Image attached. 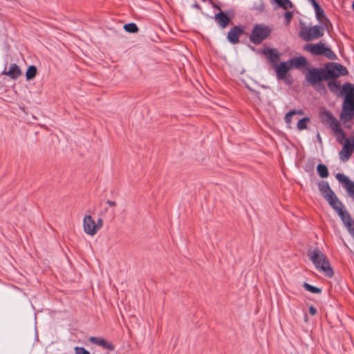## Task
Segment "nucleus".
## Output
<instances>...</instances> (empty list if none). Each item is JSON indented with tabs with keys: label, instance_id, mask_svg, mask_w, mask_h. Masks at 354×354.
<instances>
[{
	"label": "nucleus",
	"instance_id": "nucleus-1",
	"mask_svg": "<svg viewBox=\"0 0 354 354\" xmlns=\"http://www.w3.org/2000/svg\"><path fill=\"white\" fill-rule=\"evenodd\" d=\"M341 94H344L340 120L343 122L351 121L354 116V84L345 83Z\"/></svg>",
	"mask_w": 354,
	"mask_h": 354
},
{
	"label": "nucleus",
	"instance_id": "nucleus-2",
	"mask_svg": "<svg viewBox=\"0 0 354 354\" xmlns=\"http://www.w3.org/2000/svg\"><path fill=\"white\" fill-rule=\"evenodd\" d=\"M308 257L317 270L329 278L333 277L334 272L328 258L319 249L308 250Z\"/></svg>",
	"mask_w": 354,
	"mask_h": 354
},
{
	"label": "nucleus",
	"instance_id": "nucleus-3",
	"mask_svg": "<svg viewBox=\"0 0 354 354\" xmlns=\"http://www.w3.org/2000/svg\"><path fill=\"white\" fill-rule=\"evenodd\" d=\"M337 141L342 145L339 152V158L342 162H346L354 152V134L346 137L344 131L342 129L335 133Z\"/></svg>",
	"mask_w": 354,
	"mask_h": 354
},
{
	"label": "nucleus",
	"instance_id": "nucleus-4",
	"mask_svg": "<svg viewBox=\"0 0 354 354\" xmlns=\"http://www.w3.org/2000/svg\"><path fill=\"white\" fill-rule=\"evenodd\" d=\"M103 226V220L98 218L97 222L91 215H85L83 218L84 232L89 236L95 235Z\"/></svg>",
	"mask_w": 354,
	"mask_h": 354
},
{
	"label": "nucleus",
	"instance_id": "nucleus-5",
	"mask_svg": "<svg viewBox=\"0 0 354 354\" xmlns=\"http://www.w3.org/2000/svg\"><path fill=\"white\" fill-rule=\"evenodd\" d=\"M304 49L315 55H324L330 59H334L336 57L335 53L322 42L307 44Z\"/></svg>",
	"mask_w": 354,
	"mask_h": 354
},
{
	"label": "nucleus",
	"instance_id": "nucleus-6",
	"mask_svg": "<svg viewBox=\"0 0 354 354\" xmlns=\"http://www.w3.org/2000/svg\"><path fill=\"white\" fill-rule=\"evenodd\" d=\"M324 35V28L319 26L302 27L299 32L300 37L304 41H313Z\"/></svg>",
	"mask_w": 354,
	"mask_h": 354
},
{
	"label": "nucleus",
	"instance_id": "nucleus-7",
	"mask_svg": "<svg viewBox=\"0 0 354 354\" xmlns=\"http://www.w3.org/2000/svg\"><path fill=\"white\" fill-rule=\"evenodd\" d=\"M324 70L325 76H326V80L348 74L346 68L338 63H330L326 66Z\"/></svg>",
	"mask_w": 354,
	"mask_h": 354
},
{
	"label": "nucleus",
	"instance_id": "nucleus-8",
	"mask_svg": "<svg viewBox=\"0 0 354 354\" xmlns=\"http://www.w3.org/2000/svg\"><path fill=\"white\" fill-rule=\"evenodd\" d=\"M319 190L323 197L329 203L333 208L336 205H339L341 203L335 193L331 190L327 182L322 181L319 184Z\"/></svg>",
	"mask_w": 354,
	"mask_h": 354
},
{
	"label": "nucleus",
	"instance_id": "nucleus-9",
	"mask_svg": "<svg viewBox=\"0 0 354 354\" xmlns=\"http://www.w3.org/2000/svg\"><path fill=\"white\" fill-rule=\"evenodd\" d=\"M270 30L263 25H257L250 36L251 41L254 44H259L270 34Z\"/></svg>",
	"mask_w": 354,
	"mask_h": 354
},
{
	"label": "nucleus",
	"instance_id": "nucleus-10",
	"mask_svg": "<svg viewBox=\"0 0 354 354\" xmlns=\"http://www.w3.org/2000/svg\"><path fill=\"white\" fill-rule=\"evenodd\" d=\"M320 118L324 124L330 127L334 134L342 130L339 122L330 111L324 110L321 112Z\"/></svg>",
	"mask_w": 354,
	"mask_h": 354
},
{
	"label": "nucleus",
	"instance_id": "nucleus-11",
	"mask_svg": "<svg viewBox=\"0 0 354 354\" xmlns=\"http://www.w3.org/2000/svg\"><path fill=\"white\" fill-rule=\"evenodd\" d=\"M324 70L321 68H313L306 75V80L313 86L316 85L324 80H326Z\"/></svg>",
	"mask_w": 354,
	"mask_h": 354
},
{
	"label": "nucleus",
	"instance_id": "nucleus-12",
	"mask_svg": "<svg viewBox=\"0 0 354 354\" xmlns=\"http://www.w3.org/2000/svg\"><path fill=\"white\" fill-rule=\"evenodd\" d=\"M333 209L337 212L338 215L340 216L342 222L344 223V225L346 227H349L354 223L348 213L343 210V205L342 203H339V205H336L335 207H334Z\"/></svg>",
	"mask_w": 354,
	"mask_h": 354
},
{
	"label": "nucleus",
	"instance_id": "nucleus-13",
	"mask_svg": "<svg viewBox=\"0 0 354 354\" xmlns=\"http://www.w3.org/2000/svg\"><path fill=\"white\" fill-rule=\"evenodd\" d=\"M274 68L277 73V77L279 80H283L285 78L288 71L291 69V66H290L288 62H281L279 64H275Z\"/></svg>",
	"mask_w": 354,
	"mask_h": 354
},
{
	"label": "nucleus",
	"instance_id": "nucleus-14",
	"mask_svg": "<svg viewBox=\"0 0 354 354\" xmlns=\"http://www.w3.org/2000/svg\"><path fill=\"white\" fill-rule=\"evenodd\" d=\"M2 74L8 76L12 80H17L21 75L22 72L16 64H11L8 70L5 69Z\"/></svg>",
	"mask_w": 354,
	"mask_h": 354
},
{
	"label": "nucleus",
	"instance_id": "nucleus-15",
	"mask_svg": "<svg viewBox=\"0 0 354 354\" xmlns=\"http://www.w3.org/2000/svg\"><path fill=\"white\" fill-rule=\"evenodd\" d=\"M89 342L92 344L98 345L102 346L104 348L113 351L114 349V346L106 342L104 338L102 337H91L88 339Z\"/></svg>",
	"mask_w": 354,
	"mask_h": 354
},
{
	"label": "nucleus",
	"instance_id": "nucleus-16",
	"mask_svg": "<svg viewBox=\"0 0 354 354\" xmlns=\"http://www.w3.org/2000/svg\"><path fill=\"white\" fill-rule=\"evenodd\" d=\"M241 33L242 30L239 27L235 26L228 32L227 39L232 44L238 43Z\"/></svg>",
	"mask_w": 354,
	"mask_h": 354
},
{
	"label": "nucleus",
	"instance_id": "nucleus-17",
	"mask_svg": "<svg viewBox=\"0 0 354 354\" xmlns=\"http://www.w3.org/2000/svg\"><path fill=\"white\" fill-rule=\"evenodd\" d=\"M288 62L290 66H291V68L304 66L307 63L306 59L303 56L292 58V59L288 60Z\"/></svg>",
	"mask_w": 354,
	"mask_h": 354
},
{
	"label": "nucleus",
	"instance_id": "nucleus-18",
	"mask_svg": "<svg viewBox=\"0 0 354 354\" xmlns=\"http://www.w3.org/2000/svg\"><path fill=\"white\" fill-rule=\"evenodd\" d=\"M263 54L269 58L270 61L272 62L274 65L277 64L279 57V54L277 50L266 49L263 50Z\"/></svg>",
	"mask_w": 354,
	"mask_h": 354
},
{
	"label": "nucleus",
	"instance_id": "nucleus-19",
	"mask_svg": "<svg viewBox=\"0 0 354 354\" xmlns=\"http://www.w3.org/2000/svg\"><path fill=\"white\" fill-rule=\"evenodd\" d=\"M304 114V112L301 109L292 110L286 114L284 117V120L286 123L288 125V127L290 128V124L292 122V117L295 115H303Z\"/></svg>",
	"mask_w": 354,
	"mask_h": 354
},
{
	"label": "nucleus",
	"instance_id": "nucleus-20",
	"mask_svg": "<svg viewBox=\"0 0 354 354\" xmlns=\"http://www.w3.org/2000/svg\"><path fill=\"white\" fill-rule=\"evenodd\" d=\"M328 86L330 91L337 95H344V94H341L342 91V88H341L340 84L337 81H330L328 83Z\"/></svg>",
	"mask_w": 354,
	"mask_h": 354
},
{
	"label": "nucleus",
	"instance_id": "nucleus-21",
	"mask_svg": "<svg viewBox=\"0 0 354 354\" xmlns=\"http://www.w3.org/2000/svg\"><path fill=\"white\" fill-rule=\"evenodd\" d=\"M215 19L222 28H225L230 22V18L223 12L215 15Z\"/></svg>",
	"mask_w": 354,
	"mask_h": 354
},
{
	"label": "nucleus",
	"instance_id": "nucleus-22",
	"mask_svg": "<svg viewBox=\"0 0 354 354\" xmlns=\"http://www.w3.org/2000/svg\"><path fill=\"white\" fill-rule=\"evenodd\" d=\"M313 8L318 20L322 21V19H324L325 20V22H324V25H326V23H329V21L325 17L324 10L322 9L319 4L315 5Z\"/></svg>",
	"mask_w": 354,
	"mask_h": 354
},
{
	"label": "nucleus",
	"instance_id": "nucleus-23",
	"mask_svg": "<svg viewBox=\"0 0 354 354\" xmlns=\"http://www.w3.org/2000/svg\"><path fill=\"white\" fill-rule=\"evenodd\" d=\"M37 71L36 66H30L26 72V77L27 80L33 79L37 75Z\"/></svg>",
	"mask_w": 354,
	"mask_h": 354
},
{
	"label": "nucleus",
	"instance_id": "nucleus-24",
	"mask_svg": "<svg viewBox=\"0 0 354 354\" xmlns=\"http://www.w3.org/2000/svg\"><path fill=\"white\" fill-rule=\"evenodd\" d=\"M317 172L321 178H326L328 176V169L326 165L319 164L317 167Z\"/></svg>",
	"mask_w": 354,
	"mask_h": 354
},
{
	"label": "nucleus",
	"instance_id": "nucleus-25",
	"mask_svg": "<svg viewBox=\"0 0 354 354\" xmlns=\"http://www.w3.org/2000/svg\"><path fill=\"white\" fill-rule=\"evenodd\" d=\"M310 122L309 118H304L299 120L297 124V127L298 130L302 131L307 129V125Z\"/></svg>",
	"mask_w": 354,
	"mask_h": 354
},
{
	"label": "nucleus",
	"instance_id": "nucleus-26",
	"mask_svg": "<svg viewBox=\"0 0 354 354\" xmlns=\"http://www.w3.org/2000/svg\"><path fill=\"white\" fill-rule=\"evenodd\" d=\"M124 28L127 32L135 33L138 31V28L134 23H129L124 26Z\"/></svg>",
	"mask_w": 354,
	"mask_h": 354
},
{
	"label": "nucleus",
	"instance_id": "nucleus-27",
	"mask_svg": "<svg viewBox=\"0 0 354 354\" xmlns=\"http://www.w3.org/2000/svg\"><path fill=\"white\" fill-rule=\"evenodd\" d=\"M335 177L339 182L344 185V187L351 181V180L343 174H337Z\"/></svg>",
	"mask_w": 354,
	"mask_h": 354
},
{
	"label": "nucleus",
	"instance_id": "nucleus-28",
	"mask_svg": "<svg viewBox=\"0 0 354 354\" xmlns=\"http://www.w3.org/2000/svg\"><path fill=\"white\" fill-rule=\"evenodd\" d=\"M348 194L354 198V182L350 181L344 186Z\"/></svg>",
	"mask_w": 354,
	"mask_h": 354
},
{
	"label": "nucleus",
	"instance_id": "nucleus-29",
	"mask_svg": "<svg viewBox=\"0 0 354 354\" xmlns=\"http://www.w3.org/2000/svg\"><path fill=\"white\" fill-rule=\"evenodd\" d=\"M303 286L306 288V290H308L310 292L320 293L322 292V290L320 288H318L315 286H311L307 283H304Z\"/></svg>",
	"mask_w": 354,
	"mask_h": 354
},
{
	"label": "nucleus",
	"instance_id": "nucleus-30",
	"mask_svg": "<svg viewBox=\"0 0 354 354\" xmlns=\"http://www.w3.org/2000/svg\"><path fill=\"white\" fill-rule=\"evenodd\" d=\"M275 2L284 9H288L292 7V3L289 0H274Z\"/></svg>",
	"mask_w": 354,
	"mask_h": 354
},
{
	"label": "nucleus",
	"instance_id": "nucleus-31",
	"mask_svg": "<svg viewBox=\"0 0 354 354\" xmlns=\"http://www.w3.org/2000/svg\"><path fill=\"white\" fill-rule=\"evenodd\" d=\"M74 353L75 354H91L86 348L80 346H75L74 348Z\"/></svg>",
	"mask_w": 354,
	"mask_h": 354
},
{
	"label": "nucleus",
	"instance_id": "nucleus-32",
	"mask_svg": "<svg viewBox=\"0 0 354 354\" xmlns=\"http://www.w3.org/2000/svg\"><path fill=\"white\" fill-rule=\"evenodd\" d=\"M292 17V12H286L285 13V19L286 20V23L287 24H289V22L290 21Z\"/></svg>",
	"mask_w": 354,
	"mask_h": 354
},
{
	"label": "nucleus",
	"instance_id": "nucleus-33",
	"mask_svg": "<svg viewBox=\"0 0 354 354\" xmlns=\"http://www.w3.org/2000/svg\"><path fill=\"white\" fill-rule=\"evenodd\" d=\"M348 230L349 231L350 234L353 236L354 238V223L347 227Z\"/></svg>",
	"mask_w": 354,
	"mask_h": 354
},
{
	"label": "nucleus",
	"instance_id": "nucleus-34",
	"mask_svg": "<svg viewBox=\"0 0 354 354\" xmlns=\"http://www.w3.org/2000/svg\"><path fill=\"white\" fill-rule=\"evenodd\" d=\"M309 312L311 315H315L317 313V310L315 307L313 306H310L309 308Z\"/></svg>",
	"mask_w": 354,
	"mask_h": 354
},
{
	"label": "nucleus",
	"instance_id": "nucleus-35",
	"mask_svg": "<svg viewBox=\"0 0 354 354\" xmlns=\"http://www.w3.org/2000/svg\"><path fill=\"white\" fill-rule=\"evenodd\" d=\"M106 203L110 207H115L116 205V203L115 201H108Z\"/></svg>",
	"mask_w": 354,
	"mask_h": 354
},
{
	"label": "nucleus",
	"instance_id": "nucleus-36",
	"mask_svg": "<svg viewBox=\"0 0 354 354\" xmlns=\"http://www.w3.org/2000/svg\"><path fill=\"white\" fill-rule=\"evenodd\" d=\"M308 1L312 4L313 7L318 4L315 0H308Z\"/></svg>",
	"mask_w": 354,
	"mask_h": 354
},
{
	"label": "nucleus",
	"instance_id": "nucleus-37",
	"mask_svg": "<svg viewBox=\"0 0 354 354\" xmlns=\"http://www.w3.org/2000/svg\"><path fill=\"white\" fill-rule=\"evenodd\" d=\"M256 9L260 11L263 10V6L262 5L261 2H260V6L258 8H256Z\"/></svg>",
	"mask_w": 354,
	"mask_h": 354
},
{
	"label": "nucleus",
	"instance_id": "nucleus-38",
	"mask_svg": "<svg viewBox=\"0 0 354 354\" xmlns=\"http://www.w3.org/2000/svg\"><path fill=\"white\" fill-rule=\"evenodd\" d=\"M194 6L196 8H200V6L197 4H195Z\"/></svg>",
	"mask_w": 354,
	"mask_h": 354
},
{
	"label": "nucleus",
	"instance_id": "nucleus-39",
	"mask_svg": "<svg viewBox=\"0 0 354 354\" xmlns=\"http://www.w3.org/2000/svg\"><path fill=\"white\" fill-rule=\"evenodd\" d=\"M317 139H319L321 141V138H320L319 134H317Z\"/></svg>",
	"mask_w": 354,
	"mask_h": 354
},
{
	"label": "nucleus",
	"instance_id": "nucleus-40",
	"mask_svg": "<svg viewBox=\"0 0 354 354\" xmlns=\"http://www.w3.org/2000/svg\"><path fill=\"white\" fill-rule=\"evenodd\" d=\"M352 8H353V11H354V1L353 2Z\"/></svg>",
	"mask_w": 354,
	"mask_h": 354
}]
</instances>
